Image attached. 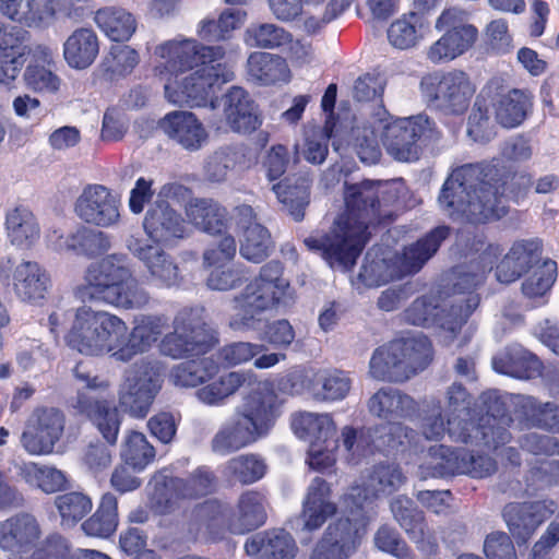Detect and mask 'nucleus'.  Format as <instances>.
<instances>
[{
    "mask_svg": "<svg viewBox=\"0 0 559 559\" xmlns=\"http://www.w3.org/2000/svg\"><path fill=\"white\" fill-rule=\"evenodd\" d=\"M274 249V241L263 225L248 226L240 241V254L252 263H261L270 257Z\"/></svg>",
    "mask_w": 559,
    "mask_h": 559,
    "instance_id": "53",
    "label": "nucleus"
},
{
    "mask_svg": "<svg viewBox=\"0 0 559 559\" xmlns=\"http://www.w3.org/2000/svg\"><path fill=\"white\" fill-rule=\"evenodd\" d=\"M66 416L56 407H36L21 436L23 448L33 455L50 454L61 439Z\"/></svg>",
    "mask_w": 559,
    "mask_h": 559,
    "instance_id": "22",
    "label": "nucleus"
},
{
    "mask_svg": "<svg viewBox=\"0 0 559 559\" xmlns=\"http://www.w3.org/2000/svg\"><path fill=\"white\" fill-rule=\"evenodd\" d=\"M53 55L50 48L38 45L31 51V60L25 68V85L37 93L55 94L60 88L61 80L53 72Z\"/></svg>",
    "mask_w": 559,
    "mask_h": 559,
    "instance_id": "35",
    "label": "nucleus"
},
{
    "mask_svg": "<svg viewBox=\"0 0 559 559\" xmlns=\"http://www.w3.org/2000/svg\"><path fill=\"white\" fill-rule=\"evenodd\" d=\"M533 96L528 91L513 88L501 95L493 104L495 117L499 124L512 129L523 123L533 106Z\"/></svg>",
    "mask_w": 559,
    "mask_h": 559,
    "instance_id": "46",
    "label": "nucleus"
},
{
    "mask_svg": "<svg viewBox=\"0 0 559 559\" xmlns=\"http://www.w3.org/2000/svg\"><path fill=\"white\" fill-rule=\"evenodd\" d=\"M543 242L538 239L515 241L496 266L497 281L510 284L539 265Z\"/></svg>",
    "mask_w": 559,
    "mask_h": 559,
    "instance_id": "27",
    "label": "nucleus"
},
{
    "mask_svg": "<svg viewBox=\"0 0 559 559\" xmlns=\"http://www.w3.org/2000/svg\"><path fill=\"white\" fill-rule=\"evenodd\" d=\"M226 471L242 485H251L262 479L267 472L265 460L257 453L240 454L226 463Z\"/></svg>",
    "mask_w": 559,
    "mask_h": 559,
    "instance_id": "55",
    "label": "nucleus"
},
{
    "mask_svg": "<svg viewBox=\"0 0 559 559\" xmlns=\"http://www.w3.org/2000/svg\"><path fill=\"white\" fill-rule=\"evenodd\" d=\"M215 481V474L206 466H199L187 478L166 477L155 485L152 507L158 514H170L180 500L199 499L211 493Z\"/></svg>",
    "mask_w": 559,
    "mask_h": 559,
    "instance_id": "18",
    "label": "nucleus"
},
{
    "mask_svg": "<svg viewBox=\"0 0 559 559\" xmlns=\"http://www.w3.org/2000/svg\"><path fill=\"white\" fill-rule=\"evenodd\" d=\"M348 145L366 165H374L381 159L378 133L370 124L354 126L349 133Z\"/></svg>",
    "mask_w": 559,
    "mask_h": 559,
    "instance_id": "54",
    "label": "nucleus"
},
{
    "mask_svg": "<svg viewBox=\"0 0 559 559\" xmlns=\"http://www.w3.org/2000/svg\"><path fill=\"white\" fill-rule=\"evenodd\" d=\"M224 114L228 126L237 133L250 134L262 126L258 104L240 86H231L225 94Z\"/></svg>",
    "mask_w": 559,
    "mask_h": 559,
    "instance_id": "30",
    "label": "nucleus"
},
{
    "mask_svg": "<svg viewBox=\"0 0 559 559\" xmlns=\"http://www.w3.org/2000/svg\"><path fill=\"white\" fill-rule=\"evenodd\" d=\"M435 27L444 32L428 49L427 57L433 63L451 61L469 50L478 38L477 27L469 15L459 8L444 9Z\"/></svg>",
    "mask_w": 559,
    "mask_h": 559,
    "instance_id": "13",
    "label": "nucleus"
},
{
    "mask_svg": "<svg viewBox=\"0 0 559 559\" xmlns=\"http://www.w3.org/2000/svg\"><path fill=\"white\" fill-rule=\"evenodd\" d=\"M557 271V262L545 259L522 283L523 295L528 299L543 297L556 282Z\"/></svg>",
    "mask_w": 559,
    "mask_h": 559,
    "instance_id": "63",
    "label": "nucleus"
},
{
    "mask_svg": "<svg viewBox=\"0 0 559 559\" xmlns=\"http://www.w3.org/2000/svg\"><path fill=\"white\" fill-rule=\"evenodd\" d=\"M162 372L153 361L133 365L119 392V406L134 418H145L162 388Z\"/></svg>",
    "mask_w": 559,
    "mask_h": 559,
    "instance_id": "19",
    "label": "nucleus"
},
{
    "mask_svg": "<svg viewBox=\"0 0 559 559\" xmlns=\"http://www.w3.org/2000/svg\"><path fill=\"white\" fill-rule=\"evenodd\" d=\"M119 200L103 185H87L74 204L76 215L85 223L110 227L119 222Z\"/></svg>",
    "mask_w": 559,
    "mask_h": 559,
    "instance_id": "24",
    "label": "nucleus"
},
{
    "mask_svg": "<svg viewBox=\"0 0 559 559\" xmlns=\"http://www.w3.org/2000/svg\"><path fill=\"white\" fill-rule=\"evenodd\" d=\"M22 475L28 484L37 486L46 493L61 491L68 483L61 471L37 463L25 464L22 468Z\"/></svg>",
    "mask_w": 559,
    "mask_h": 559,
    "instance_id": "62",
    "label": "nucleus"
},
{
    "mask_svg": "<svg viewBox=\"0 0 559 559\" xmlns=\"http://www.w3.org/2000/svg\"><path fill=\"white\" fill-rule=\"evenodd\" d=\"M476 448V445H473ZM487 449V451H497ZM475 450L452 448L444 444H436L429 448L428 454L431 459V474L436 477H448L454 475H468L473 478H486L496 473L498 464L487 453L486 448L477 447Z\"/></svg>",
    "mask_w": 559,
    "mask_h": 559,
    "instance_id": "16",
    "label": "nucleus"
},
{
    "mask_svg": "<svg viewBox=\"0 0 559 559\" xmlns=\"http://www.w3.org/2000/svg\"><path fill=\"white\" fill-rule=\"evenodd\" d=\"M168 325L165 316H140L135 318L130 333L124 332L121 347L116 354L120 362H129L136 355L147 352L160 337Z\"/></svg>",
    "mask_w": 559,
    "mask_h": 559,
    "instance_id": "28",
    "label": "nucleus"
},
{
    "mask_svg": "<svg viewBox=\"0 0 559 559\" xmlns=\"http://www.w3.org/2000/svg\"><path fill=\"white\" fill-rule=\"evenodd\" d=\"M390 509L394 520L407 536L421 535L423 528L426 526V518L411 498L404 495L393 498Z\"/></svg>",
    "mask_w": 559,
    "mask_h": 559,
    "instance_id": "56",
    "label": "nucleus"
},
{
    "mask_svg": "<svg viewBox=\"0 0 559 559\" xmlns=\"http://www.w3.org/2000/svg\"><path fill=\"white\" fill-rule=\"evenodd\" d=\"M66 247L78 254L92 258L105 253L110 242L105 233L83 226L67 238Z\"/></svg>",
    "mask_w": 559,
    "mask_h": 559,
    "instance_id": "59",
    "label": "nucleus"
},
{
    "mask_svg": "<svg viewBox=\"0 0 559 559\" xmlns=\"http://www.w3.org/2000/svg\"><path fill=\"white\" fill-rule=\"evenodd\" d=\"M234 79L222 60L210 62L191 71L186 76L168 78L165 95L169 102L178 106L203 107L217 99L216 90Z\"/></svg>",
    "mask_w": 559,
    "mask_h": 559,
    "instance_id": "12",
    "label": "nucleus"
},
{
    "mask_svg": "<svg viewBox=\"0 0 559 559\" xmlns=\"http://www.w3.org/2000/svg\"><path fill=\"white\" fill-rule=\"evenodd\" d=\"M285 403L271 382L250 390L233 417L213 437V452L229 454L267 437L283 416Z\"/></svg>",
    "mask_w": 559,
    "mask_h": 559,
    "instance_id": "3",
    "label": "nucleus"
},
{
    "mask_svg": "<svg viewBox=\"0 0 559 559\" xmlns=\"http://www.w3.org/2000/svg\"><path fill=\"white\" fill-rule=\"evenodd\" d=\"M433 347L426 335L402 337L377 347L370 358L372 378L402 383L425 370L433 360Z\"/></svg>",
    "mask_w": 559,
    "mask_h": 559,
    "instance_id": "8",
    "label": "nucleus"
},
{
    "mask_svg": "<svg viewBox=\"0 0 559 559\" xmlns=\"http://www.w3.org/2000/svg\"><path fill=\"white\" fill-rule=\"evenodd\" d=\"M185 211L189 221L204 233L221 238L228 235L229 213L217 201L193 198L189 200Z\"/></svg>",
    "mask_w": 559,
    "mask_h": 559,
    "instance_id": "34",
    "label": "nucleus"
},
{
    "mask_svg": "<svg viewBox=\"0 0 559 559\" xmlns=\"http://www.w3.org/2000/svg\"><path fill=\"white\" fill-rule=\"evenodd\" d=\"M94 21L105 35L116 43L128 40L135 31L133 15L122 8L106 7L98 9Z\"/></svg>",
    "mask_w": 559,
    "mask_h": 559,
    "instance_id": "50",
    "label": "nucleus"
},
{
    "mask_svg": "<svg viewBox=\"0 0 559 559\" xmlns=\"http://www.w3.org/2000/svg\"><path fill=\"white\" fill-rule=\"evenodd\" d=\"M118 499L112 492L102 496L96 511L82 524V531L93 537L108 538L118 527Z\"/></svg>",
    "mask_w": 559,
    "mask_h": 559,
    "instance_id": "47",
    "label": "nucleus"
},
{
    "mask_svg": "<svg viewBox=\"0 0 559 559\" xmlns=\"http://www.w3.org/2000/svg\"><path fill=\"white\" fill-rule=\"evenodd\" d=\"M5 228L11 243L20 248H31L40 237L35 215L24 205H17L7 212Z\"/></svg>",
    "mask_w": 559,
    "mask_h": 559,
    "instance_id": "44",
    "label": "nucleus"
},
{
    "mask_svg": "<svg viewBox=\"0 0 559 559\" xmlns=\"http://www.w3.org/2000/svg\"><path fill=\"white\" fill-rule=\"evenodd\" d=\"M426 92L443 114L461 116L467 111L476 88L464 71L452 70L430 75Z\"/></svg>",
    "mask_w": 559,
    "mask_h": 559,
    "instance_id": "21",
    "label": "nucleus"
},
{
    "mask_svg": "<svg viewBox=\"0 0 559 559\" xmlns=\"http://www.w3.org/2000/svg\"><path fill=\"white\" fill-rule=\"evenodd\" d=\"M55 507L60 515L61 524L73 527L92 511L93 500L83 491H67L56 496Z\"/></svg>",
    "mask_w": 559,
    "mask_h": 559,
    "instance_id": "52",
    "label": "nucleus"
},
{
    "mask_svg": "<svg viewBox=\"0 0 559 559\" xmlns=\"http://www.w3.org/2000/svg\"><path fill=\"white\" fill-rule=\"evenodd\" d=\"M429 29L423 14L409 12L391 23L388 28L390 44L399 49H409L421 40Z\"/></svg>",
    "mask_w": 559,
    "mask_h": 559,
    "instance_id": "48",
    "label": "nucleus"
},
{
    "mask_svg": "<svg viewBox=\"0 0 559 559\" xmlns=\"http://www.w3.org/2000/svg\"><path fill=\"white\" fill-rule=\"evenodd\" d=\"M406 481L399 464L380 462L374 464L364 476L366 490L374 496H389L397 491Z\"/></svg>",
    "mask_w": 559,
    "mask_h": 559,
    "instance_id": "51",
    "label": "nucleus"
},
{
    "mask_svg": "<svg viewBox=\"0 0 559 559\" xmlns=\"http://www.w3.org/2000/svg\"><path fill=\"white\" fill-rule=\"evenodd\" d=\"M436 123L426 115L397 119L384 127L382 142L395 160L412 163L420 158L421 142L437 139Z\"/></svg>",
    "mask_w": 559,
    "mask_h": 559,
    "instance_id": "15",
    "label": "nucleus"
},
{
    "mask_svg": "<svg viewBox=\"0 0 559 559\" xmlns=\"http://www.w3.org/2000/svg\"><path fill=\"white\" fill-rule=\"evenodd\" d=\"M448 436L452 442L497 449L510 442L508 429L476 425L471 417V395L461 383H453L447 392Z\"/></svg>",
    "mask_w": 559,
    "mask_h": 559,
    "instance_id": "11",
    "label": "nucleus"
},
{
    "mask_svg": "<svg viewBox=\"0 0 559 559\" xmlns=\"http://www.w3.org/2000/svg\"><path fill=\"white\" fill-rule=\"evenodd\" d=\"M133 253L159 284L170 287L181 281L175 259L160 247L136 241Z\"/></svg>",
    "mask_w": 559,
    "mask_h": 559,
    "instance_id": "38",
    "label": "nucleus"
},
{
    "mask_svg": "<svg viewBox=\"0 0 559 559\" xmlns=\"http://www.w3.org/2000/svg\"><path fill=\"white\" fill-rule=\"evenodd\" d=\"M40 534V526L34 515L17 513L0 522V547L20 552L33 546Z\"/></svg>",
    "mask_w": 559,
    "mask_h": 559,
    "instance_id": "36",
    "label": "nucleus"
},
{
    "mask_svg": "<svg viewBox=\"0 0 559 559\" xmlns=\"http://www.w3.org/2000/svg\"><path fill=\"white\" fill-rule=\"evenodd\" d=\"M312 179L309 174H293L273 186L277 200L294 221L301 222L310 203Z\"/></svg>",
    "mask_w": 559,
    "mask_h": 559,
    "instance_id": "37",
    "label": "nucleus"
},
{
    "mask_svg": "<svg viewBox=\"0 0 559 559\" xmlns=\"http://www.w3.org/2000/svg\"><path fill=\"white\" fill-rule=\"evenodd\" d=\"M50 284L48 273L33 261L20 263L13 273V288L20 299L39 304L45 299Z\"/></svg>",
    "mask_w": 559,
    "mask_h": 559,
    "instance_id": "40",
    "label": "nucleus"
},
{
    "mask_svg": "<svg viewBox=\"0 0 559 559\" xmlns=\"http://www.w3.org/2000/svg\"><path fill=\"white\" fill-rule=\"evenodd\" d=\"M552 512L542 501L511 502L503 508V519L518 544L526 545Z\"/></svg>",
    "mask_w": 559,
    "mask_h": 559,
    "instance_id": "26",
    "label": "nucleus"
},
{
    "mask_svg": "<svg viewBox=\"0 0 559 559\" xmlns=\"http://www.w3.org/2000/svg\"><path fill=\"white\" fill-rule=\"evenodd\" d=\"M85 284L76 288L82 301H103L123 308H142L148 294L132 275L124 255L110 254L92 263L85 272Z\"/></svg>",
    "mask_w": 559,
    "mask_h": 559,
    "instance_id": "6",
    "label": "nucleus"
},
{
    "mask_svg": "<svg viewBox=\"0 0 559 559\" xmlns=\"http://www.w3.org/2000/svg\"><path fill=\"white\" fill-rule=\"evenodd\" d=\"M99 53V40L92 28H76L63 44V57L72 69L88 68Z\"/></svg>",
    "mask_w": 559,
    "mask_h": 559,
    "instance_id": "43",
    "label": "nucleus"
},
{
    "mask_svg": "<svg viewBox=\"0 0 559 559\" xmlns=\"http://www.w3.org/2000/svg\"><path fill=\"white\" fill-rule=\"evenodd\" d=\"M173 325L174 331L160 340L159 350L174 359L206 355L219 343L218 332L207 322L204 307L182 308Z\"/></svg>",
    "mask_w": 559,
    "mask_h": 559,
    "instance_id": "10",
    "label": "nucleus"
},
{
    "mask_svg": "<svg viewBox=\"0 0 559 559\" xmlns=\"http://www.w3.org/2000/svg\"><path fill=\"white\" fill-rule=\"evenodd\" d=\"M128 326L116 314L107 311H95L90 307L76 309L74 321L66 335L67 345L87 356L108 354L114 360L120 361L116 354Z\"/></svg>",
    "mask_w": 559,
    "mask_h": 559,
    "instance_id": "9",
    "label": "nucleus"
},
{
    "mask_svg": "<svg viewBox=\"0 0 559 559\" xmlns=\"http://www.w3.org/2000/svg\"><path fill=\"white\" fill-rule=\"evenodd\" d=\"M237 243L231 235L221 238L216 246L203 252V265L214 267L207 280L209 288L214 290H230L243 284L247 271L242 265L226 266L236 255Z\"/></svg>",
    "mask_w": 559,
    "mask_h": 559,
    "instance_id": "23",
    "label": "nucleus"
},
{
    "mask_svg": "<svg viewBox=\"0 0 559 559\" xmlns=\"http://www.w3.org/2000/svg\"><path fill=\"white\" fill-rule=\"evenodd\" d=\"M534 186L533 176L493 157L453 169L440 191L439 203L453 221L487 225L509 213L508 201L519 202Z\"/></svg>",
    "mask_w": 559,
    "mask_h": 559,
    "instance_id": "2",
    "label": "nucleus"
},
{
    "mask_svg": "<svg viewBox=\"0 0 559 559\" xmlns=\"http://www.w3.org/2000/svg\"><path fill=\"white\" fill-rule=\"evenodd\" d=\"M247 73L252 81L263 86L287 83L290 80L286 59L264 51H254L249 55Z\"/></svg>",
    "mask_w": 559,
    "mask_h": 559,
    "instance_id": "41",
    "label": "nucleus"
},
{
    "mask_svg": "<svg viewBox=\"0 0 559 559\" xmlns=\"http://www.w3.org/2000/svg\"><path fill=\"white\" fill-rule=\"evenodd\" d=\"M155 55L165 60L155 71L168 82V78L177 79L210 62L222 60L225 49L221 46H205L197 39H173L156 46Z\"/></svg>",
    "mask_w": 559,
    "mask_h": 559,
    "instance_id": "14",
    "label": "nucleus"
},
{
    "mask_svg": "<svg viewBox=\"0 0 559 559\" xmlns=\"http://www.w3.org/2000/svg\"><path fill=\"white\" fill-rule=\"evenodd\" d=\"M518 412L526 426L559 433V405L526 396L518 405Z\"/></svg>",
    "mask_w": 559,
    "mask_h": 559,
    "instance_id": "49",
    "label": "nucleus"
},
{
    "mask_svg": "<svg viewBox=\"0 0 559 559\" xmlns=\"http://www.w3.org/2000/svg\"><path fill=\"white\" fill-rule=\"evenodd\" d=\"M121 457L126 465L142 471L154 461L155 449L142 432L131 431L122 445Z\"/></svg>",
    "mask_w": 559,
    "mask_h": 559,
    "instance_id": "60",
    "label": "nucleus"
},
{
    "mask_svg": "<svg viewBox=\"0 0 559 559\" xmlns=\"http://www.w3.org/2000/svg\"><path fill=\"white\" fill-rule=\"evenodd\" d=\"M367 406L370 414L386 423L358 429L345 426L342 429L343 445L353 459L395 449L401 443L400 437L408 436V429L396 420L412 417L417 409L413 397L392 388L378 390Z\"/></svg>",
    "mask_w": 559,
    "mask_h": 559,
    "instance_id": "4",
    "label": "nucleus"
},
{
    "mask_svg": "<svg viewBox=\"0 0 559 559\" xmlns=\"http://www.w3.org/2000/svg\"><path fill=\"white\" fill-rule=\"evenodd\" d=\"M366 531L362 519L341 516L328 525L308 559H349L360 547Z\"/></svg>",
    "mask_w": 559,
    "mask_h": 559,
    "instance_id": "20",
    "label": "nucleus"
},
{
    "mask_svg": "<svg viewBox=\"0 0 559 559\" xmlns=\"http://www.w3.org/2000/svg\"><path fill=\"white\" fill-rule=\"evenodd\" d=\"M164 133L189 152L200 150L209 139L207 131L190 111H171L159 120Z\"/></svg>",
    "mask_w": 559,
    "mask_h": 559,
    "instance_id": "31",
    "label": "nucleus"
},
{
    "mask_svg": "<svg viewBox=\"0 0 559 559\" xmlns=\"http://www.w3.org/2000/svg\"><path fill=\"white\" fill-rule=\"evenodd\" d=\"M175 366L170 371V380L176 386L197 388L204 384L218 373L219 364L212 357L195 356Z\"/></svg>",
    "mask_w": 559,
    "mask_h": 559,
    "instance_id": "45",
    "label": "nucleus"
},
{
    "mask_svg": "<svg viewBox=\"0 0 559 559\" xmlns=\"http://www.w3.org/2000/svg\"><path fill=\"white\" fill-rule=\"evenodd\" d=\"M448 225H439L426 233L403 251L402 263L408 273H417L438 252L442 242L451 236Z\"/></svg>",
    "mask_w": 559,
    "mask_h": 559,
    "instance_id": "42",
    "label": "nucleus"
},
{
    "mask_svg": "<svg viewBox=\"0 0 559 559\" xmlns=\"http://www.w3.org/2000/svg\"><path fill=\"white\" fill-rule=\"evenodd\" d=\"M496 133L489 104L484 96L478 95L468 116L467 135L474 142L485 144L493 139Z\"/></svg>",
    "mask_w": 559,
    "mask_h": 559,
    "instance_id": "57",
    "label": "nucleus"
},
{
    "mask_svg": "<svg viewBox=\"0 0 559 559\" xmlns=\"http://www.w3.org/2000/svg\"><path fill=\"white\" fill-rule=\"evenodd\" d=\"M245 551L258 559H295L298 546L285 528H270L247 538Z\"/></svg>",
    "mask_w": 559,
    "mask_h": 559,
    "instance_id": "32",
    "label": "nucleus"
},
{
    "mask_svg": "<svg viewBox=\"0 0 559 559\" xmlns=\"http://www.w3.org/2000/svg\"><path fill=\"white\" fill-rule=\"evenodd\" d=\"M469 301H473V305L464 308L462 305H441L439 298L435 296H420L405 309L404 319L412 325L436 326L455 336L478 306L476 297Z\"/></svg>",
    "mask_w": 559,
    "mask_h": 559,
    "instance_id": "17",
    "label": "nucleus"
},
{
    "mask_svg": "<svg viewBox=\"0 0 559 559\" xmlns=\"http://www.w3.org/2000/svg\"><path fill=\"white\" fill-rule=\"evenodd\" d=\"M73 407L80 416L96 426L109 445L117 443L121 419L112 400L79 392Z\"/></svg>",
    "mask_w": 559,
    "mask_h": 559,
    "instance_id": "25",
    "label": "nucleus"
},
{
    "mask_svg": "<svg viewBox=\"0 0 559 559\" xmlns=\"http://www.w3.org/2000/svg\"><path fill=\"white\" fill-rule=\"evenodd\" d=\"M284 271L280 260H271L261 266L259 274L235 298L238 312L230 318V329L255 330L261 321L258 316L263 311L294 302L295 290Z\"/></svg>",
    "mask_w": 559,
    "mask_h": 559,
    "instance_id": "7",
    "label": "nucleus"
},
{
    "mask_svg": "<svg viewBox=\"0 0 559 559\" xmlns=\"http://www.w3.org/2000/svg\"><path fill=\"white\" fill-rule=\"evenodd\" d=\"M331 486L325 479L321 477L312 479L302 502L301 511L305 520L304 527L308 532L319 530L329 518L336 513L337 507L331 501Z\"/></svg>",
    "mask_w": 559,
    "mask_h": 559,
    "instance_id": "33",
    "label": "nucleus"
},
{
    "mask_svg": "<svg viewBox=\"0 0 559 559\" xmlns=\"http://www.w3.org/2000/svg\"><path fill=\"white\" fill-rule=\"evenodd\" d=\"M405 195L403 179L374 180L344 185V211L328 231H316L304 239L306 248L330 265L353 266L370 238V227L392 223Z\"/></svg>",
    "mask_w": 559,
    "mask_h": 559,
    "instance_id": "1",
    "label": "nucleus"
},
{
    "mask_svg": "<svg viewBox=\"0 0 559 559\" xmlns=\"http://www.w3.org/2000/svg\"><path fill=\"white\" fill-rule=\"evenodd\" d=\"M143 228L155 243H167L187 236L185 219L165 200H157L148 207Z\"/></svg>",
    "mask_w": 559,
    "mask_h": 559,
    "instance_id": "29",
    "label": "nucleus"
},
{
    "mask_svg": "<svg viewBox=\"0 0 559 559\" xmlns=\"http://www.w3.org/2000/svg\"><path fill=\"white\" fill-rule=\"evenodd\" d=\"M485 415L475 420L476 425L507 429L504 425L512 421L508 405L497 390H489L480 395Z\"/></svg>",
    "mask_w": 559,
    "mask_h": 559,
    "instance_id": "64",
    "label": "nucleus"
},
{
    "mask_svg": "<svg viewBox=\"0 0 559 559\" xmlns=\"http://www.w3.org/2000/svg\"><path fill=\"white\" fill-rule=\"evenodd\" d=\"M245 382L246 376L243 373L230 371L199 389L197 394L203 403L218 405L226 397L233 395Z\"/></svg>",
    "mask_w": 559,
    "mask_h": 559,
    "instance_id": "61",
    "label": "nucleus"
},
{
    "mask_svg": "<svg viewBox=\"0 0 559 559\" xmlns=\"http://www.w3.org/2000/svg\"><path fill=\"white\" fill-rule=\"evenodd\" d=\"M492 368L516 379H533L542 370V361L521 345H510L492 358Z\"/></svg>",
    "mask_w": 559,
    "mask_h": 559,
    "instance_id": "39",
    "label": "nucleus"
},
{
    "mask_svg": "<svg viewBox=\"0 0 559 559\" xmlns=\"http://www.w3.org/2000/svg\"><path fill=\"white\" fill-rule=\"evenodd\" d=\"M0 12L28 27L39 26L48 17L38 0H0Z\"/></svg>",
    "mask_w": 559,
    "mask_h": 559,
    "instance_id": "58",
    "label": "nucleus"
},
{
    "mask_svg": "<svg viewBox=\"0 0 559 559\" xmlns=\"http://www.w3.org/2000/svg\"><path fill=\"white\" fill-rule=\"evenodd\" d=\"M265 496L258 490L242 492L237 510L216 499L195 504L189 514L188 528L195 535L204 530L214 542L224 538L226 532L242 535L265 524Z\"/></svg>",
    "mask_w": 559,
    "mask_h": 559,
    "instance_id": "5",
    "label": "nucleus"
}]
</instances>
